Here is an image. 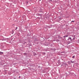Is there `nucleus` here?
I'll return each instance as SVG.
<instances>
[{"label": "nucleus", "instance_id": "1", "mask_svg": "<svg viewBox=\"0 0 79 79\" xmlns=\"http://www.w3.org/2000/svg\"><path fill=\"white\" fill-rule=\"evenodd\" d=\"M68 37V35H66L65 36H64V38L65 37Z\"/></svg>", "mask_w": 79, "mask_h": 79}, {"label": "nucleus", "instance_id": "2", "mask_svg": "<svg viewBox=\"0 0 79 79\" xmlns=\"http://www.w3.org/2000/svg\"><path fill=\"white\" fill-rule=\"evenodd\" d=\"M0 54H3V52H0Z\"/></svg>", "mask_w": 79, "mask_h": 79}, {"label": "nucleus", "instance_id": "3", "mask_svg": "<svg viewBox=\"0 0 79 79\" xmlns=\"http://www.w3.org/2000/svg\"><path fill=\"white\" fill-rule=\"evenodd\" d=\"M69 39H70L71 41V37H69Z\"/></svg>", "mask_w": 79, "mask_h": 79}, {"label": "nucleus", "instance_id": "4", "mask_svg": "<svg viewBox=\"0 0 79 79\" xmlns=\"http://www.w3.org/2000/svg\"><path fill=\"white\" fill-rule=\"evenodd\" d=\"M72 58H75V56H73Z\"/></svg>", "mask_w": 79, "mask_h": 79}, {"label": "nucleus", "instance_id": "5", "mask_svg": "<svg viewBox=\"0 0 79 79\" xmlns=\"http://www.w3.org/2000/svg\"><path fill=\"white\" fill-rule=\"evenodd\" d=\"M36 55L35 53H34V55Z\"/></svg>", "mask_w": 79, "mask_h": 79}, {"label": "nucleus", "instance_id": "6", "mask_svg": "<svg viewBox=\"0 0 79 79\" xmlns=\"http://www.w3.org/2000/svg\"><path fill=\"white\" fill-rule=\"evenodd\" d=\"M71 62L72 63H74V62H73V61H71Z\"/></svg>", "mask_w": 79, "mask_h": 79}, {"label": "nucleus", "instance_id": "7", "mask_svg": "<svg viewBox=\"0 0 79 79\" xmlns=\"http://www.w3.org/2000/svg\"><path fill=\"white\" fill-rule=\"evenodd\" d=\"M16 29H15V30H16V29H18V27H16Z\"/></svg>", "mask_w": 79, "mask_h": 79}, {"label": "nucleus", "instance_id": "8", "mask_svg": "<svg viewBox=\"0 0 79 79\" xmlns=\"http://www.w3.org/2000/svg\"><path fill=\"white\" fill-rule=\"evenodd\" d=\"M75 39V38H73V40H74Z\"/></svg>", "mask_w": 79, "mask_h": 79}, {"label": "nucleus", "instance_id": "9", "mask_svg": "<svg viewBox=\"0 0 79 79\" xmlns=\"http://www.w3.org/2000/svg\"><path fill=\"white\" fill-rule=\"evenodd\" d=\"M52 0H50V2H52Z\"/></svg>", "mask_w": 79, "mask_h": 79}, {"label": "nucleus", "instance_id": "10", "mask_svg": "<svg viewBox=\"0 0 79 79\" xmlns=\"http://www.w3.org/2000/svg\"><path fill=\"white\" fill-rule=\"evenodd\" d=\"M41 0H40V1H41Z\"/></svg>", "mask_w": 79, "mask_h": 79}]
</instances>
